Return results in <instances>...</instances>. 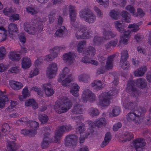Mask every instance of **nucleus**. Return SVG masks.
Listing matches in <instances>:
<instances>
[{"label":"nucleus","instance_id":"nucleus-1","mask_svg":"<svg viewBox=\"0 0 151 151\" xmlns=\"http://www.w3.org/2000/svg\"><path fill=\"white\" fill-rule=\"evenodd\" d=\"M72 104L67 98L63 99L60 101H58L55 103L54 108L58 109V113L61 114L66 112L72 106Z\"/></svg>","mask_w":151,"mask_h":151},{"label":"nucleus","instance_id":"nucleus-2","mask_svg":"<svg viewBox=\"0 0 151 151\" xmlns=\"http://www.w3.org/2000/svg\"><path fill=\"white\" fill-rule=\"evenodd\" d=\"M79 14L81 18L83 19L85 22L89 24L94 23L96 20V15L88 8L81 10Z\"/></svg>","mask_w":151,"mask_h":151},{"label":"nucleus","instance_id":"nucleus-3","mask_svg":"<svg viewBox=\"0 0 151 151\" xmlns=\"http://www.w3.org/2000/svg\"><path fill=\"white\" fill-rule=\"evenodd\" d=\"M92 32L87 29L84 26H81L75 34L78 39H88L91 37Z\"/></svg>","mask_w":151,"mask_h":151},{"label":"nucleus","instance_id":"nucleus-4","mask_svg":"<svg viewBox=\"0 0 151 151\" xmlns=\"http://www.w3.org/2000/svg\"><path fill=\"white\" fill-rule=\"evenodd\" d=\"M127 87L126 88L127 92L130 95L136 96L141 94L140 91L135 85V83L134 81L129 80L127 83Z\"/></svg>","mask_w":151,"mask_h":151},{"label":"nucleus","instance_id":"nucleus-5","mask_svg":"<svg viewBox=\"0 0 151 151\" xmlns=\"http://www.w3.org/2000/svg\"><path fill=\"white\" fill-rule=\"evenodd\" d=\"M69 72L68 68L66 67L64 68L63 70L61 73L60 74V77L58 78L59 82L62 81V84L64 86H67L73 80V78L72 77L71 74L69 75L67 78H66L64 80L62 81L65 77V76Z\"/></svg>","mask_w":151,"mask_h":151},{"label":"nucleus","instance_id":"nucleus-6","mask_svg":"<svg viewBox=\"0 0 151 151\" xmlns=\"http://www.w3.org/2000/svg\"><path fill=\"white\" fill-rule=\"evenodd\" d=\"M72 129V127L70 124L60 126L54 136L55 142L56 143L58 142L64 132L69 131Z\"/></svg>","mask_w":151,"mask_h":151},{"label":"nucleus","instance_id":"nucleus-7","mask_svg":"<svg viewBox=\"0 0 151 151\" xmlns=\"http://www.w3.org/2000/svg\"><path fill=\"white\" fill-rule=\"evenodd\" d=\"M112 96L113 95H111L109 92L102 93L99 96V104L102 106H108L110 104L109 100Z\"/></svg>","mask_w":151,"mask_h":151},{"label":"nucleus","instance_id":"nucleus-8","mask_svg":"<svg viewBox=\"0 0 151 151\" xmlns=\"http://www.w3.org/2000/svg\"><path fill=\"white\" fill-rule=\"evenodd\" d=\"M74 6H70L69 8L70 17L71 24L74 27L78 28L79 26L78 23L76 22V13Z\"/></svg>","mask_w":151,"mask_h":151},{"label":"nucleus","instance_id":"nucleus-9","mask_svg":"<svg viewBox=\"0 0 151 151\" xmlns=\"http://www.w3.org/2000/svg\"><path fill=\"white\" fill-rule=\"evenodd\" d=\"M140 111H135L130 112L127 115V121L132 122L133 121L135 124L139 123V118L140 116Z\"/></svg>","mask_w":151,"mask_h":151},{"label":"nucleus","instance_id":"nucleus-10","mask_svg":"<svg viewBox=\"0 0 151 151\" xmlns=\"http://www.w3.org/2000/svg\"><path fill=\"white\" fill-rule=\"evenodd\" d=\"M133 143L136 151H142L146 144L144 139L142 138L137 139L133 141Z\"/></svg>","mask_w":151,"mask_h":151},{"label":"nucleus","instance_id":"nucleus-11","mask_svg":"<svg viewBox=\"0 0 151 151\" xmlns=\"http://www.w3.org/2000/svg\"><path fill=\"white\" fill-rule=\"evenodd\" d=\"M47 76L49 79L53 78V76L55 74L57 70V64L55 63H52L50 64L47 68Z\"/></svg>","mask_w":151,"mask_h":151},{"label":"nucleus","instance_id":"nucleus-12","mask_svg":"<svg viewBox=\"0 0 151 151\" xmlns=\"http://www.w3.org/2000/svg\"><path fill=\"white\" fill-rule=\"evenodd\" d=\"M78 137L74 135H68L65 137V145L66 146L73 145L76 144Z\"/></svg>","mask_w":151,"mask_h":151},{"label":"nucleus","instance_id":"nucleus-13","mask_svg":"<svg viewBox=\"0 0 151 151\" xmlns=\"http://www.w3.org/2000/svg\"><path fill=\"white\" fill-rule=\"evenodd\" d=\"M123 104L125 109L131 110V112L137 111L136 110L137 109L136 104L133 102H129L127 98L124 100Z\"/></svg>","mask_w":151,"mask_h":151},{"label":"nucleus","instance_id":"nucleus-14","mask_svg":"<svg viewBox=\"0 0 151 151\" xmlns=\"http://www.w3.org/2000/svg\"><path fill=\"white\" fill-rule=\"evenodd\" d=\"M75 55L69 52L63 55V59L64 61L68 65H71L73 63V58Z\"/></svg>","mask_w":151,"mask_h":151},{"label":"nucleus","instance_id":"nucleus-15","mask_svg":"<svg viewBox=\"0 0 151 151\" xmlns=\"http://www.w3.org/2000/svg\"><path fill=\"white\" fill-rule=\"evenodd\" d=\"M7 150L8 151H15L19 148V146L14 141L7 142Z\"/></svg>","mask_w":151,"mask_h":151},{"label":"nucleus","instance_id":"nucleus-16","mask_svg":"<svg viewBox=\"0 0 151 151\" xmlns=\"http://www.w3.org/2000/svg\"><path fill=\"white\" fill-rule=\"evenodd\" d=\"M67 31V29L64 26H61L56 31L55 34V36L59 37H63L66 36Z\"/></svg>","mask_w":151,"mask_h":151},{"label":"nucleus","instance_id":"nucleus-17","mask_svg":"<svg viewBox=\"0 0 151 151\" xmlns=\"http://www.w3.org/2000/svg\"><path fill=\"white\" fill-rule=\"evenodd\" d=\"M130 32L129 30L126 31L124 30V32H122L123 34L120 37L119 43H122L125 45L127 44L128 40L126 38L128 37Z\"/></svg>","mask_w":151,"mask_h":151},{"label":"nucleus","instance_id":"nucleus-18","mask_svg":"<svg viewBox=\"0 0 151 151\" xmlns=\"http://www.w3.org/2000/svg\"><path fill=\"white\" fill-rule=\"evenodd\" d=\"M115 56V55H113L108 57L105 65V68L106 69L109 70L112 69L114 59Z\"/></svg>","mask_w":151,"mask_h":151},{"label":"nucleus","instance_id":"nucleus-19","mask_svg":"<svg viewBox=\"0 0 151 151\" xmlns=\"http://www.w3.org/2000/svg\"><path fill=\"white\" fill-rule=\"evenodd\" d=\"M3 93V91H0V108H1L4 107L6 103L9 101L7 96L4 95Z\"/></svg>","mask_w":151,"mask_h":151},{"label":"nucleus","instance_id":"nucleus-20","mask_svg":"<svg viewBox=\"0 0 151 151\" xmlns=\"http://www.w3.org/2000/svg\"><path fill=\"white\" fill-rule=\"evenodd\" d=\"M50 85L49 83H46L43 86V88L46 94L48 96H52L54 93L53 90L51 88Z\"/></svg>","mask_w":151,"mask_h":151},{"label":"nucleus","instance_id":"nucleus-21","mask_svg":"<svg viewBox=\"0 0 151 151\" xmlns=\"http://www.w3.org/2000/svg\"><path fill=\"white\" fill-rule=\"evenodd\" d=\"M57 50L54 49V48L50 50V54L46 56L45 59L47 61H51L55 58L56 57L58 54Z\"/></svg>","mask_w":151,"mask_h":151},{"label":"nucleus","instance_id":"nucleus-22","mask_svg":"<svg viewBox=\"0 0 151 151\" xmlns=\"http://www.w3.org/2000/svg\"><path fill=\"white\" fill-rule=\"evenodd\" d=\"M49 133H46L44 134L43 141L41 143V146L43 149L46 148L48 147L50 143L49 138Z\"/></svg>","mask_w":151,"mask_h":151},{"label":"nucleus","instance_id":"nucleus-23","mask_svg":"<svg viewBox=\"0 0 151 151\" xmlns=\"http://www.w3.org/2000/svg\"><path fill=\"white\" fill-rule=\"evenodd\" d=\"M33 25H34L36 29L39 32L42 30L43 28V22L38 19H34L32 22Z\"/></svg>","mask_w":151,"mask_h":151},{"label":"nucleus","instance_id":"nucleus-24","mask_svg":"<svg viewBox=\"0 0 151 151\" xmlns=\"http://www.w3.org/2000/svg\"><path fill=\"white\" fill-rule=\"evenodd\" d=\"M78 86L76 83L71 84L70 88V92L74 96L77 97L78 96Z\"/></svg>","mask_w":151,"mask_h":151},{"label":"nucleus","instance_id":"nucleus-25","mask_svg":"<svg viewBox=\"0 0 151 151\" xmlns=\"http://www.w3.org/2000/svg\"><path fill=\"white\" fill-rule=\"evenodd\" d=\"M95 49L92 46H89L84 51L83 54L91 57H93L95 54Z\"/></svg>","mask_w":151,"mask_h":151},{"label":"nucleus","instance_id":"nucleus-26","mask_svg":"<svg viewBox=\"0 0 151 151\" xmlns=\"http://www.w3.org/2000/svg\"><path fill=\"white\" fill-rule=\"evenodd\" d=\"M10 86L13 89L16 90L20 89L23 86L20 82L12 80L10 82Z\"/></svg>","mask_w":151,"mask_h":151},{"label":"nucleus","instance_id":"nucleus-27","mask_svg":"<svg viewBox=\"0 0 151 151\" xmlns=\"http://www.w3.org/2000/svg\"><path fill=\"white\" fill-rule=\"evenodd\" d=\"M111 139V134L109 132H107L105 136L104 140L101 145V147H104L106 146L109 143Z\"/></svg>","mask_w":151,"mask_h":151},{"label":"nucleus","instance_id":"nucleus-28","mask_svg":"<svg viewBox=\"0 0 151 151\" xmlns=\"http://www.w3.org/2000/svg\"><path fill=\"white\" fill-rule=\"evenodd\" d=\"M136 84L140 88H145L147 86V83L145 79L140 78L137 79L136 81Z\"/></svg>","mask_w":151,"mask_h":151},{"label":"nucleus","instance_id":"nucleus-29","mask_svg":"<svg viewBox=\"0 0 151 151\" xmlns=\"http://www.w3.org/2000/svg\"><path fill=\"white\" fill-rule=\"evenodd\" d=\"M106 124V120L105 118H102L97 119L95 122L96 126L98 128L105 127Z\"/></svg>","mask_w":151,"mask_h":151},{"label":"nucleus","instance_id":"nucleus-30","mask_svg":"<svg viewBox=\"0 0 151 151\" xmlns=\"http://www.w3.org/2000/svg\"><path fill=\"white\" fill-rule=\"evenodd\" d=\"M8 31L9 33L11 35H12L14 32L18 33L17 24L15 23H10L8 26Z\"/></svg>","mask_w":151,"mask_h":151},{"label":"nucleus","instance_id":"nucleus-31","mask_svg":"<svg viewBox=\"0 0 151 151\" xmlns=\"http://www.w3.org/2000/svg\"><path fill=\"white\" fill-rule=\"evenodd\" d=\"M22 68L25 69L29 68L31 65V62L30 59L27 57L23 58L22 60Z\"/></svg>","mask_w":151,"mask_h":151},{"label":"nucleus","instance_id":"nucleus-32","mask_svg":"<svg viewBox=\"0 0 151 151\" xmlns=\"http://www.w3.org/2000/svg\"><path fill=\"white\" fill-rule=\"evenodd\" d=\"M25 105L27 106H31L32 108L34 109L38 108V104L33 99H29L25 102Z\"/></svg>","mask_w":151,"mask_h":151},{"label":"nucleus","instance_id":"nucleus-33","mask_svg":"<svg viewBox=\"0 0 151 151\" xmlns=\"http://www.w3.org/2000/svg\"><path fill=\"white\" fill-rule=\"evenodd\" d=\"M102 84L101 81L96 80L91 83V86L94 87V89L96 90H100L102 88Z\"/></svg>","mask_w":151,"mask_h":151},{"label":"nucleus","instance_id":"nucleus-34","mask_svg":"<svg viewBox=\"0 0 151 151\" xmlns=\"http://www.w3.org/2000/svg\"><path fill=\"white\" fill-rule=\"evenodd\" d=\"M115 27L119 32L122 33L124 31V25L119 21H116L114 23Z\"/></svg>","mask_w":151,"mask_h":151},{"label":"nucleus","instance_id":"nucleus-35","mask_svg":"<svg viewBox=\"0 0 151 151\" xmlns=\"http://www.w3.org/2000/svg\"><path fill=\"white\" fill-rule=\"evenodd\" d=\"M16 10L12 7L5 8L3 10V12L4 15L9 17L13 13L16 12Z\"/></svg>","mask_w":151,"mask_h":151},{"label":"nucleus","instance_id":"nucleus-36","mask_svg":"<svg viewBox=\"0 0 151 151\" xmlns=\"http://www.w3.org/2000/svg\"><path fill=\"white\" fill-rule=\"evenodd\" d=\"M123 135L125 137L124 138H123V139L122 140V142H123L127 141H129L134 137L132 133L127 131L125 132Z\"/></svg>","mask_w":151,"mask_h":151},{"label":"nucleus","instance_id":"nucleus-37","mask_svg":"<svg viewBox=\"0 0 151 151\" xmlns=\"http://www.w3.org/2000/svg\"><path fill=\"white\" fill-rule=\"evenodd\" d=\"M82 106L79 104H77L72 109L71 112L74 114H81L83 110Z\"/></svg>","mask_w":151,"mask_h":151},{"label":"nucleus","instance_id":"nucleus-38","mask_svg":"<svg viewBox=\"0 0 151 151\" xmlns=\"http://www.w3.org/2000/svg\"><path fill=\"white\" fill-rule=\"evenodd\" d=\"M8 56L9 58L12 61H18L20 59L19 54L13 52H10Z\"/></svg>","mask_w":151,"mask_h":151},{"label":"nucleus","instance_id":"nucleus-39","mask_svg":"<svg viewBox=\"0 0 151 151\" xmlns=\"http://www.w3.org/2000/svg\"><path fill=\"white\" fill-rule=\"evenodd\" d=\"M146 71L147 69L146 67H142L138 69L137 71H135L134 73L135 76H143Z\"/></svg>","mask_w":151,"mask_h":151},{"label":"nucleus","instance_id":"nucleus-40","mask_svg":"<svg viewBox=\"0 0 151 151\" xmlns=\"http://www.w3.org/2000/svg\"><path fill=\"white\" fill-rule=\"evenodd\" d=\"M120 63H124L127 60L128 57V54L127 50H124L121 52Z\"/></svg>","mask_w":151,"mask_h":151},{"label":"nucleus","instance_id":"nucleus-41","mask_svg":"<svg viewBox=\"0 0 151 151\" xmlns=\"http://www.w3.org/2000/svg\"><path fill=\"white\" fill-rule=\"evenodd\" d=\"M125 22L129 23L130 21L129 14L126 11H122L120 14Z\"/></svg>","mask_w":151,"mask_h":151},{"label":"nucleus","instance_id":"nucleus-42","mask_svg":"<svg viewBox=\"0 0 151 151\" xmlns=\"http://www.w3.org/2000/svg\"><path fill=\"white\" fill-rule=\"evenodd\" d=\"M120 13L114 10H111L109 13V15L113 19L115 20L118 19L119 17Z\"/></svg>","mask_w":151,"mask_h":151},{"label":"nucleus","instance_id":"nucleus-43","mask_svg":"<svg viewBox=\"0 0 151 151\" xmlns=\"http://www.w3.org/2000/svg\"><path fill=\"white\" fill-rule=\"evenodd\" d=\"M39 119L41 123L45 124L47 121L48 119L47 115L45 114H40L38 115Z\"/></svg>","mask_w":151,"mask_h":151},{"label":"nucleus","instance_id":"nucleus-44","mask_svg":"<svg viewBox=\"0 0 151 151\" xmlns=\"http://www.w3.org/2000/svg\"><path fill=\"white\" fill-rule=\"evenodd\" d=\"M89 78V76L86 74H82L78 77V79L80 81L86 82Z\"/></svg>","mask_w":151,"mask_h":151},{"label":"nucleus","instance_id":"nucleus-45","mask_svg":"<svg viewBox=\"0 0 151 151\" xmlns=\"http://www.w3.org/2000/svg\"><path fill=\"white\" fill-rule=\"evenodd\" d=\"M120 111L119 108L118 107L115 106L114 107L112 111V113L111 115V117L118 115L120 113Z\"/></svg>","mask_w":151,"mask_h":151},{"label":"nucleus","instance_id":"nucleus-46","mask_svg":"<svg viewBox=\"0 0 151 151\" xmlns=\"http://www.w3.org/2000/svg\"><path fill=\"white\" fill-rule=\"evenodd\" d=\"M86 42V41L84 40L81 41L79 42L77 46V50L79 53H81L82 52L84 45H85Z\"/></svg>","mask_w":151,"mask_h":151},{"label":"nucleus","instance_id":"nucleus-47","mask_svg":"<svg viewBox=\"0 0 151 151\" xmlns=\"http://www.w3.org/2000/svg\"><path fill=\"white\" fill-rule=\"evenodd\" d=\"M29 123L30 126V129L37 130V128L38 127L39 125V123L38 122L35 121H32L30 122H29Z\"/></svg>","mask_w":151,"mask_h":151},{"label":"nucleus","instance_id":"nucleus-48","mask_svg":"<svg viewBox=\"0 0 151 151\" xmlns=\"http://www.w3.org/2000/svg\"><path fill=\"white\" fill-rule=\"evenodd\" d=\"M89 113L90 115L93 116L98 115L99 112L97 109L91 108L89 109Z\"/></svg>","mask_w":151,"mask_h":151},{"label":"nucleus","instance_id":"nucleus-49","mask_svg":"<svg viewBox=\"0 0 151 151\" xmlns=\"http://www.w3.org/2000/svg\"><path fill=\"white\" fill-rule=\"evenodd\" d=\"M9 19L11 22H14L19 19V15L14 13H13L9 17Z\"/></svg>","mask_w":151,"mask_h":151},{"label":"nucleus","instance_id":"nucleus-50","mask_svg":"<svg viewBox=\"0 0 151 151\" xmlns=\"http://www.w3.org/2000/svg\"><path fill=\"white\" fill-rule=\"evenodd\" d=\"M128 27L129 28H132V29L131 30V31L132 32H137L139 29L138 25L135 24H129L128 26Z\"/></svg>","mask_w":151,"mask_h":151},{"label":"nucleus","instance_id":"nucleus-51","mask_svg":"<svg viewBox=\"0 0 151 151\" xmlns=\"http://www.w3.org/2000/svg\"><path fill=\"white\" fill-rule=\"evenodd\" d=\"M22 94L24 98L25 99L30 96V94L29 92L27 87H26L23 89L22 91Z\"/></svg>","mask_w":151,"mask_h":151},{"label":"nucleus","instance_id":"nucleus-52","mask_svg":"<svg viewBox=\"0 0 151 151\" xmlns=\"http://www.w3.org/2000/svg\"><path fill=\"white\" fill-rule=\"evenodd\" d=\"M88 94V101L90 102L93 101L95 100V95L89 91L87 92Z\"/></svg>","mask_w":151,"mask_h":151},{"label":"nucleus","instance_id":"nucleus-53","mask_svg":"<svg viewBox=\"0 0 151 151\" xmlns=\"http://www.w3.org/2000/svg\"><path fill=\"white\" fill-rule=\"evenodd\" d=\"M137 11V13H135L134 16L138 17L140 18L144 16L145 13L141 9H138Z\"/></svg>","mask_w":151,"mask_h":151},{"label":"nucleus","instance_id":"nucleus-54","mask_svg":"<svg viewBox=\"0 0 151 151\" xmlns=\"http://www.w3.org/2000/svg\"><path fill=\"white\" fill-rule=\"evenodd\" d=\"M6 54L5 49L3 47L0 48V60L4 58Z\"/></svg>","mask_w":151,"mask_h":151},{"label":"nucleus","instance_id":"nucleus-55","mask_svg":"<svg viewBox=\"0 0 151 151\" xmlns=\"http://www.w3.org/2000/svg\"><path fill=\"white\" fill-rule=\"evenodd\" d=\"M89 90L88 89H85L83 91V101L84 102H86L88 100V97L87 93V92H88Z\"/></svg>","mask_w":151,"mask_h":151},{"label":"nucleus","instance_id":"nucleus-56","mask_svg":"<svg viewBox=\"0 0 151 151\" xmlns=\"http://www.w3.org/2000/svg\"><path fill=\"white\" fill-rule=\"evenodd\" d=\"M76 130V132L81 134L84 130V126L83 124H82L81 125L78 126V127H77Z\"/></svg>","mask_w":151,"mask_h":151},{"label":"nucleus","instance_id":"nucleus-57","mask_svg":"<svg viewBox=\"0 0 151 151\" xmlns=\"http://www.w3.org/2000/svg\"><path fill=\"white\" fill-rule=\"evenodd\" d=\"M121 67L124 70H127L129 67V63L128 61H125L124 63H120Z\"/></svg>","mask_w":151,"mask_h":151},{"label":"nucleus","instance_id":"nucleus-58","mask_svg":"<svg viewBox=\"0 0 151 151\" xmlns=\"http://www.w3.org/2000/svg\"><path fill=\"white\" fill-rule=\"evenodd\" d=\"M103 37L104 38V40L110 39L109 30H104V31Z\"/></svg>","mask_w":151,"mask_h":151},{"label":"nucleus","instance_id":"nucleus-59","mask_svg":"<svg viewBox=\"0 0 151 151\" xmlns=\"http://www.w3.org/2000/svg\"><path fill=\"white\" fill-rule=\"evenodd\" d=\"M125 9L129 11L131 13H132L133 15L135 13V10L134 8L131 5H128L125 7Z\"/></svg>","mask_w":151,"mask_h":151},{"label":"nucleus","instance_id":"nucleus-60","mask_svg":"<svg viewBox=\"0 0 151 151\" xmlns=\"http://www.w3.org/2000/svg\"><path fill=\"white\" fill-rule=\"evenodd\" d=\"M94 130L92 128L90 127L87 130V132L86 133L87 137L89 136V137H91L93 135Z\"/></svg>","mask_w":151,"mask_h":151},{"label":"nucleus","instance_id":"nucleus-61","mask_svg":"<svg viewBox=\"0 0 151 151\" xmlns=\"http://www.w3.org/2000/svg\"><path fill=\"white\" fill-rule=\"evenodd\" d=\"M104 41V38H103V37L96 36L94 37L93 39V41L95 43L101 42Z\"/></svg>","mask_w":151,"mask_h":151},{"label":"nucleus","instance_id":"nucleus-62","mask_svg":"<svg viewBox=\"0 0 151 151\" xmlns=\"http://www.w3.org/2000/svg\"><path fill=\"white\" fill-rule=\"evenodd\" d=\"M101 5H103L105 7L107 6L109 3L108 0H96Z\"/></svg>","mask_w":151,"mask_h":151},{"label":"nucleus","instance_id":"nucleus-63","mask_svg":"<svg viewBox=\"0 0 151 151\" xmlns=\"http://www.w3.org/2000/svg\"><path fill=\"white\" fill-rule=\"evenodd\" d=\"M27 11L29 13L31 14L32 15H34L37 13V12L34 9L30 7H28L26 8Z\"/></svg>","mask_w":151,"mask_h":151},{"label":"nucleus","instance_id":"nucleus-64","mask_svg":"<svg viewBox=\"0 0 151 151\" xmlns=\"http://www.w3.org/2000/svg\"><path fill=\"white\" fill-rule=\"evenodd\" d=\"M89 56L85 55V56L83 57L81 61L84 63H89L90 61Z\"/></svg>","mask_w":151,"mask_h":151}]
</instances>
